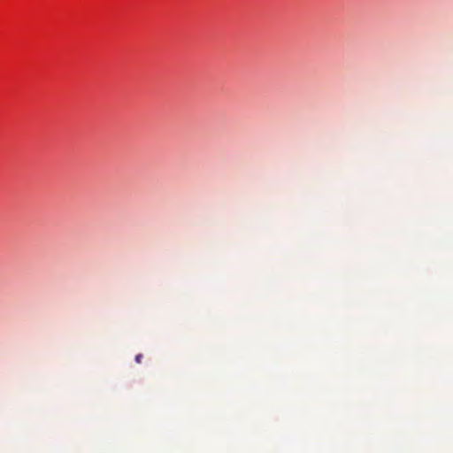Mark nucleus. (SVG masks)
<instances>
[{
    "instance_id": "f257e3e1",
    "label": "nucleus",
    "mask_w": 453,
    "mask_h": 453,
    "mask_svg": "<svg viewBox=\"0 0 453 453\" xmlns=\"http://www.w3.org/2000/svg\"><path fill=\"white\" fill-rule=\"evenodd\" d=\"M142 357H142V354H138V355H136V356H135V361H136V363H138V364L142 363Z\"/></svg>"
}]
</instances>
